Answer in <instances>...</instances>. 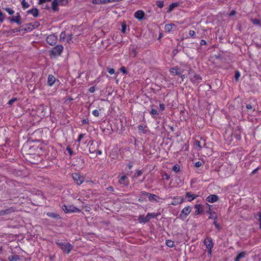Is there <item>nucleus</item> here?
<instances>
[{
  "label": "nucleus",
  "mask_w": 261,
  "mask_h": 261,
  "mask_svg": "<svg viewBox=\"0 0 261 261\" xmlns=\"http://www.w3.org/2000/svg\"><path fill=\"white\" fill-rule=\"evenodd\" d=\"M177 4L176 3H172L169 6V11H171L174 8L176 7Z\"/></svg>",
  "instance_id": "obj_50"
},
{
  "label": "nucleus",
  "mask_w": 261,
  "mask_h": 261,
  "mask_svg": "<svg viewBox=\"0 0 261 261\" xmlns=\"http://www.w3.org/2000/svg\"><path fill=\"white\" fill-rule=\"evenodd\" d=\"M202 80V77L199 74H194L193 77L191 78V81L193 83H199Z\"/></svg>",
  "instance_id": "obj_16"
},
{
  "label": "nucleus",
  "mask_w": 261,
  "mask_h": 261,
  "mask_svg": "<svg viewBox=\"0 0 261 261\" xmlns=\"http://www.w3.org/2000/svg\"><path fill=\"white\" fill-rule=\"evenodd\" d=\"M191 211V207L189 206L185 207L182 209L180 214V218L182 219H185Z\"/></svg>",
  "instance_id": "obj_7"
},
{
  "label": "nucleus",
  "mask_w": 261,
  "mask_h": 261,
  "mask_svg": "<svg viewBox=\"0 0 261 261\" xmlns=\"http://www.w3.org/2000/svg\"><path fill=\"white\" fill-rule=\"evenodd\" d=\"M201 165H202V163H201V162H200L199 161L196 162L195 164V166L197 168L200 167Z\"/></svg>",
  "instance_id": "obj_57"
},
{
  "label": "nucleus",
  "mask_w": 261,
  "mask_h": 261,
  "mask_svg": "<svg viewBox=\"0 0 261 261\" xmlns=\"http://www.w3.org/2000/svg\"><path fill=\"white\" fill-rule=\"evenodd\" d=\"M189 35L191 37H194L195 35V32L193 30H190L189 32Z\"/></svg>",
  "instance_id": "obj_55"
},
{
  "label": "nucleus",
  "mask_w": 261,
  "mask_h": 261,
  "mask_svg": "<svg viewBox=\"0 0 261 261\" xmlns=\"http://www.w3.org/2000/svg\"><path fill=\"white\" fill-rule=\"evenodd\" d=\"M195 208L196 209L195 212L196 215L200 214L203 211L200 204H196Z\"/></svg>",
  "instance_id": "obj_25"
},
{
  "label": "nucleus",
  "mask_w": 261,
  "mask_h": 261,
  "mask_svg": "<svg viewBox=\"0 0 261 261\" xmlns=\"http://www.w3.org/2000/svg\"><path fill=\"white\" fill-rule=\"evenodd\" d=\"M107 70L110 74H113L115 73V70L113 68L107 67Z\"/></svg>",
  "instance_id": "obj_48"
},
{
  "label": "nucleus",
  "mask_w": 261,
  "mask_h": 261,
  "mask_svg": "<svg viewBox=\"0 0 261 261\" xmlns=\"http://www.w3.org/2000/svg\"><path fill=\"white\" fill-rule=\"evenodd\" d=\"M185 197L186 198H187L188 201L191 202L193 200L195 199L197 197V196L194 194H192L190 192H187L186 193Z\"/></svg>",
  "instance_id": "obj_18"
},
{
  "label": "nucleus",
  "mask_w": 261,
  "mask_h": 261,
  "mask_svg": "<svg viewBox=\"0 0 261 261\" xmlns=\"http://www.w3.org/2000/svg\"><path fill=\"white\" fill-rule=\"evenodd\" d=\"M84 135H85V134H80L79 136L78 139L77 140V141L78 142H80L81 141V139L83 138Z\"/></svg>",
  "instance_id": "obj_56"
},
{
  "label": "nucleus",
  "mask_w": 261,
  "mask_h": 261,
  "mask_svg": "<svg viewBox=\"0 0 261 261\" xmlns=\"http://www.w3.org/2000/svg\"><path fill=\"white\" fill-rule=\"evenodd\" d=\"M146 127H147V126L146 125H140L138 126V129L140 132H141L143 133H145L146 132V130L145 129V128Z\"/></svg>",
  "instance_id": "obj_34"
},
{
  "label": "nucleus",
  "mask_w": 261,
  "mask_h": 261,
  "mask_svg": "<svg viewBox=\"0 0 261 261\" xmlns=\"http://www.w3.org/2000/svg\"><path fill=\"white\" fill-rule=\"evenodd\" d=\"M256 216L258 217V221L259 222V228L261 230V212H258Z\"/></svg>",
  "instance_id": "obj_45"
},
{
  "label": "nucleus",
  "mask_w": 261,
  "mask_h": 261,
  "mask_svg": "<svg viewBox=\"0 0 261 261\" xmlns=\"http://www.w3.org/2000/svg\"><path fill=\"white\" fill-rule=\"evenodd\" d=\"M56 81V78L52 74H49L47 79V84L49 86H52Z\"/></svg>",
  "instance_id": "obj_17"
},
{
  "label": "nucleus",
  "mask_w": 261,
  "mask_h": 261,
  "mask_svg": "<svg viewBox=\"0 0 261 261\" xmlns=\"http://www.w3.org/2000/svg\"><path fill=\"white\" fill-rule=\"evenodd\" d=\"M63 50V46L62 45H57L55 46L51 51V54L54 56H60Z\"/></svg>",
  "instance_id": "obj_6"
},
{
  "label": "nucleus",
  "mask_w": 261,
  "mask_h": 261,
  "mask_svg": "<svg viewBox=\"0 0 261 261\" xmlns=\"http://www.w3.org/2000/svg\"><path fill=\"white\" fill-rule=\"evenodd\" d=\"M72 178L74 180V181L78 185H80L82 184L85 180V178L83 176H81L78 173H72Z\"/></svg>",
  "instance_id": "obj_4"
},
{
  "label": "nucleus",
  "mask_w": 261,
  "mask_h": 261,
  "mask_svg": "<svg viewBox=\"0 0 261 261\" xmlns=\"http://www.w3.org/2000/svg\"><path fill=\"white\" fill-rule=\"evenodd\" d=\"M131 53H132V54H133L134 57H136L137 55V51H136V48L135 47H133V48H132L131 49Z\"/></svg>",
  "instance_id": "obj_52"
},
{
  "label": "nucleus",
  "mask_w": 261,
  "mask_h": 261,
  "mask_svg": "<svg viewBox=\"0 0 261 261\" xmlns=\"http://www.w3.org/2000/svg\"><path fill=\"white\" fill-rule=\"evenodd\" d=\"M160 109L163 111L165 110V105L163 103H160L159 105Z\"/></svg>",
  "instance_id": "obj_58"
},
{
  "label": "nucleus",
  "mask_w": 261,
  "mask_h": 261,
  "mask_svg": "<svg viewBox=\"0 0 261 261\" xmlns=\"http://www.w3.org/2000/svg\"><path fill=\"white\" fill-rule=\"evenodd\" d=\"M57 41V37L54 35L51 34L48 35L46 38V42L50 45H55Z\"/></svg>",
  "instance_id": "obj_8"
},
{
  "label": "nucleus",
  "mask_w": 261,
  "mask_h": 261,
  "mask_svg": "<svg viewBox=\"0 0 261 261\" xmlns=\"http://www.w3.org/2000/svg\"><path fill=\"white\" fill-rule=\"evenodd\" d=\"M166 244L168 247L170 248L173 247L174 246V242L170 240H167L166 242Z\"/></svg>",
  "instance_id": "obj_31"
},
{
  "label": "nucleus",
  "mask_w": 261,
  "mask_h": 261,
  "mask_svg": "<svg viewBox=\"0 0 261 261\" xmlns=\"http://www.w3.org/2000/svg\"><path fill=\"white\" fill-rule=\"evenodd\" d=\"M60 5L57 0H54L52 2V9L54 11L56 12L58 11L59 8L58 6Z\"/></svg>",
  "instance_id": "obj_23"
},
{
  "label": "nucleus",
  "mask_w": 261,
  "mask_h": 261,
  "mask_svg": "<svg viewBox=\"0 0 261 261\" xmlns=\"http://www.w3.org/2000/svg\"><path fill=\"white\" fill-rule=\"evenodd\" d=\"M196 145L199 148V149H201L203 147L205 146V143L204 142L203 145L201 144V142L199 141L196 140L195 141Z\"/></svg>",
  "instance_id": "obj_35"
},
{
  "label": "nucleus",
  "mask_w": 261,
  "mask_h": 261,
  "mask_svg": "<svg viewBox=\"0 0 261 261\" xmlns=\"http://www.w3.org/2000/svg\"><path fill=\"white\" fill-rule=\"evenodd\" d=\"M240 72L238 70L236 71L235 75H234L236 80L238 81L239 78L240 77Z\"/></svg>",
  "instance_id": "obj_49"
},
{
  "label": "nucleus",
  "mask_w": 261,
  "mask_h": 261,
  "mask_svg": "<svg viewBox=\"0 0 261 261\" xmlns=\"http://www.w3.org/2000/svg\"><path fill=\"white\" fill-rule=\"evenodd\" d=\"M259 168H260L259 167H257L256 169H255L254 170H253L252 171V172H251V174L252 175L255 174L257 172V171L259 169Z\"/></svg>",
  "instance_id": "obj_59"
},
{
  "label": "nucleus",
  "mask_w": 261,
  "mask_h": 261,
  "mask_svg": "<svg viewBox=\"0 0 261 261\" xmlns=\"http://www.w3.org/2000/svg\"><path fill=\"white\" fill-rule=\"evenodd\" d=\"M47 216L49 217L55 219H58L60 218V215L56 213L48 212L46 214Z\"/></svg>",
  "instance_id": "obj_24"
},
{
  "label": "nucleus",
  "mask_w": 261,
  "mask_h": 261,
  "mask_svg": "<svg viewBox=\"0 0 261 261\" xmlns=\"http://www.w3.org/2000/svg\"><path fill=\"white\" fill-rule=\"evenodd\" d=\"M204 244L208 249V253L211 255L212 254V249L214 246L212 239L211 238L207 237L204 239Z\"/></svg>",
  "instance_id": "obj_5"
},
{
  "label": "nucleus",
  "mask_w": 261,
  "mask_h": 261,
  "mask_svg": "<svg viewBox=\"0 0 261 261\" xmlns=\"http://www.w3.org/2000/svg\"><path fill=\"white\" fill-rule=\"evenodd\" d=\"M169 71L172 74L174 75H179L182 72V71L178 67L171 68L169 70Z\"/></svg>",
  "instance_id": "obj_13"
},
{
  "label": "nucleus",
  "mask_w": 261,
  "mask_h": 261,
  "mask_svg": "<svg viewBox=\"0 0 261 261\" xmlns=\"http://www.w3.org/2000/svg\"><path fill=\"white\" fill-rule=\"evenodd\" d=\"M17 98L15 97V98H13L12 99H10L8 102V104L9 105H12L15 101H17Z\"/></svg>",
  "instance_id": "obj_46"
},
{
  "label": "nucleus",
  "mask_w": 261,
  "mask_h": 261,
  "mask_svg": "<svg viewBox=\"0 0 261 261\" xmlns=\"http://www.w3.org/2000/svg\"><path fill=\"white\" fill-rule=\"evenodd\" d=\"M208 206H209V210L207 211V212L210 214V216H209L208 218L211 219H214V221L217 220V216L216 214L215 213V212H211V209H210L211 206L210 205H208Z\"/></svg>",
  "instance_id": "obj_22"
},
{
  "label": "nucleus",
  "mask_w": 261,
  "mask_h": 261,
  "mask_svg": "<svg viewBox=\"0 0 261 261\" xmlns=\"http://www.w3.org/2000/svg\"><path fill=\"white\" fill-rule=\"evenodd\" d=\"M133 163L129 162L127 164V167L129 169H131L133 167Z\"/></svg>",
  "instance_id": "obj_60"
},
{
  "label": "nucleus",
  "mask_w": 261,
  "mask_h": 261,
  "mask_svg": "<svg viewBox=\"0 0 261 261\" xmlns=\"http://www.w3.org/2000/svg\"><path fill=\"white\" fill-rule=\"evenodd\" d=\"M62 209L65 213H80L81 212V210L72 205H66L64 204L62 206Z\"/></svg>",
  "instance_id": "obj_2"
},
{
  "label": "nucleus",
  "mask_w": 261,
  "mask_h": 261,
  "mask_svg": "<svg viewBox=\"0 0 261 261\" xmlns=\"http://www.w3.org/2000/svg\"><path fill=\"white\" fill-rule=\"evenodd\" d=\"M246 254V253L245 251L241 252L235 258L234 261H240L241 258L245 257Z\"/></svg>",
  "instance_id": "obj_26"
},
{
  "label": "nucleus",
  "mask_w": 261,
  "mask_h": 261,
  "mask_svg": "<svg viewBox=\"0 0 261 261\" xmlns=\"http://www.w3.org/2000/svg\"><path fill=\"white\" fill-rule=\"evenodd\" d=\"M16 211V208L13 207L7 208L6 210H2L0 211V216H3L5 215H9L11 213L15 212Z\"/></svg>",
  "instance_id": "obj_9"
},
{
  "label": "nucleus",
  "mask_w": 261,
  "mask_h": 261,
  "mask_svg": "<svg viewBox=\"0 0 261 261\" xmlns=\"http://www.w3.org/2000/svg\"><path fill=\"white\" fill-rule=\"evenodd\" d=\"M251 21L252 22L253 24L255 25H259L260 24V20L257 18H251L250 19Z\"/></svg>",
  "instance_id": "obj_32"
},
{
  "label": "nucleus",
  "mask_w": 261,
  "mask_h": 261,
  "mask_svg": "<svg viewBox=\"0 0 261 261\" xmlns=\"http://www.w3.org/2000/svg\"><path fill=\"white\" fill-rule=\"evenodd\" d=\"M26 26H27V28H25L24 29V30L27 32H30L32 30H33L35 28L32 25L31 23L26 24Z\"/></svg>",
  "instance_id": "obj_33"
},
{
  "label": "nucleus",
  "mask_w": 261,
  "mask_h": 261,
  "mask_svg": "<svg viewBox=\"0 0 261 261\" xmlns=\"http://www.w3.org/2000/svg\"><path fill=\"white\" fill-rule=\"evenodd\" d=\"M20 31V29H11V30H9L8 33H9L10 34L17 33L19 32Z\"/></svg>",
  "instance_id": "obj_42"
},
{
  "label": "nucleus",
  "mask_w": 261,
  "mask_h": 261,
  "mask_svg": "<svg viewBox=\"0 0 261 261\" xmlns=\"http://www.w3.org/2000/svg\"><path fill=\"white\" fill-rule=\"evenodd\" d=\"M206 44V42L204 40H201L200 41V45H205Z\"/></svg>",
  "instance_id": "obj_64"
},
{
  "label": "nucleus",
  "mask_w": 261,
  "mask_h": 261,
  "mask_svg": "<svg viewBox=\"0 0 261 261\" xmlns=\"http://www.w3.org/2000/svg\"><path fill=\"white\" fill-rule=\"evenodd\" d=\"M145 15L144 12L142 10H138L134 14V16L138 20H142Z\"/></svg>",
  "instance_id": "obj_15"
},
{
  "label": "nucleus",
  "mask_w": 261,
  "mask_h": 261,
  "mask_svg": "<svg viewBox=\"0 0 261 261\" xmlns=\"http://www.w3.org/2000/svg\"><path fill=\"white\" fill-rule=\"evenodd\" d=\"M142 173H143V172H142V170H139V171H138L136 173V174H135V176H136V177H139V176H141V175L142 174Z\"/></svg>",
  "instance_id": "obj_54"
},
{
  "label": "nucleus",
  "mask_w": 261,
  "mask_h": 261,
  "mask_svg": "<svg viewBox=\"0 0 261 261\" xmlns=\"http://www.w3.org/2000/svg\"><path fill=\"white\" fill-rule=\"evenodd\" d=\"M57 1L62 6L66 5L68 3L67 0H57Z\"/></svg>",
  "instance_id": "obj_43"
},
{
  "label": "nucleus",
  "mask_w": 261,
  "mask_h": 261,
  "mask_svg": "<svg viewBox=\"0 0 261 261\" xmlns=\"http://www.w3.org/2000/svg\"><path fill=\"white\" fill-rule=\"evenodd\" d=\"M4 18H5L4 15L3 13L0 10V21L1 22H3Z\"/></svg>",
  "instance_id": "obj_53"
},
{
  "label": "nucleus",
  "mask_w": 261,
  "mask_h": 261,
  "mask_svg": "<svg viewBox=\"0 0 261 261\" xmlns=\"http://www.w3.org/2000/svg\"><path fill=\"white\" fill-rule=\"evenodd\" d=\"M17 15L16 16L12 17V18H11L10 19V21L11 22H15L17 23L18 24H20L21 23V22L20 21V14H19V13H17Z\"/></svg>",
  "instance_id": "obj_19"
},
{
  "label": "nucleus",
  "mask_w": 261,
  "mask_h": 261,
  "mask_svg": "<svg viewBox=\"0 0 261 261\" xmlns=\"http://www.w3.org/2000/svg\"><path fill=\"white\" fill-rule=\"evenodd\" d=\"M158 214L155 213H148L145 217L140 215L138 218V220L140 223H145L150 221L152 218L156 217Z\"/></svg>",
  "instance_id": "obj_3"
},
{
  "label": "nucleus",
  "mask_w": 261,
  "mask_h": 261,
  "mask_svg": "<svg viewBox=\"0 0 261 261\" xmlns=\"http://www.w3.org/2000/svg\"><path fill=\"white\" fill-rule=\"evenodd\" d=\"M107 190L109 192H113L114 191L113 188L111 186L107 188Z\"/></svg>",
  "instance_id": "obj_63"
},
{
  "label": "nucleus",
  "mask_w": 261,
  "mask_h": 261,
  "mask_svg": "<svg viewBox=\"0 0 261 261\" xmlns=\"http://www.w3.org/2000/svg\"><path fill=\"white\" fill-rule=\"evenodd\" d=\"M4 10L7 11L9 15H13L14 13V11L10 8H5Z\"/></svg>",
  "instance_id": "obj_37"
},
{
  "label": "nucleus",
  "mask_w": 261,
  "mask_h": 261,
  "mask_svg": "<svg viewBox=\"0 0 261 261\" xmlns=\"http://www.w3.org/2000/svg\"><path fill=\"white\" fill-rule=\"evenodd\" d=\"M158 6L159 8H162L164 6V3L162 2H159L158 4Z\"/></svg>",
  "instance_id": "obj_62"
},
{
  "label": "nucleus",
  "mask_w": 261,
  "mask_h": 261,
  "mask_svg": "<svg viewBox=\"0 0 261 261\" xmlns=\"http://www.w3.org/2000/svg\"><path fill=\"white\" fill-rule=\"evenodd\" d=\"M56 243L64 252L67 254H68L73 248V246L68 242L64 243L60 240H57Z\"/></svg>",
  "instance_id": "obj_1"
},
{
  "label": "nucleus",
  "mask_w": 261,
  "mask_h": 261,
  "mask_svg": "<svg viewBox=\"0 0 261 261\" xmlns=\"http://www.w3.org/2000/svg\"><path fill=\"white\" fill-rule=\"evenodd\" d=\"M92 114L95 117H98L99 115V112L97 110H94L92 111Z\"/></svg>",
  "instance_id": "obj_47"
},
{
  "label": "nucleus",
  "mask_w": 261,
  "mask_h": 261,
  "mask_svg": "<svg viewBox=\"0 0 261 261\" xmlns=\"http://www.w3.org/2000/svg\"><path fill=\"white\" fill-rule=\"evenodd\" d=\"M8 259L9 261H18L19 260L20 258L18 255H13L9 256Z\"/></svg>",
  "instance_id": "obj_28"
},
{
  "label": "nucleus",
  "mask_w": 261,
  "mask_h": 261,
  "mask_svg": "<svg viewBox=\"0 0 261 261\" xmlns=\"http://www.w3.org/2000/svg\"><path fill=\"white\" fill-rule=\"evenodd\" d=\"M119 183L124 186H127L129 184V181L127 180V177L125 175H123L119 178Z\"/></svg>",
  "instance_id": "obj_12"
},
{
  "label": "nucleus",
  "mask_w": 261,
  "mask_h": 261,
  "mask_svg": "<svg viewBox=\"0 0 261 261\" xmlns=\"http://www.w3.org/2000/svg\"><path fill=\"white\" fill-rule=\"evenodd\" d=\"M21 4L23 9H27L30 7L29 4L25 0H21Z\"/></svg>",
  "instance_id": "obj_29"
},
{
  "label": "nucleus",
  "mask_w": 261,
  "mask_h": 261,
  "mask_svg": "<svg viewBox=\"0 0 261 261\" xmlns=\"http://www.w3.org/2000/svg\"><path fill=\"white\" fill-rule=\"evenodd\" d=\"M185 201L184 198L180 197H174L173 201L171 203L172 205H176L182 203Z\"/></svg>",
  "instance_id": "obj_14"
},
{
  "label": "nucleus",
  "mask_w": 261,
  "mask_h": 261,
  "mask_svg": "<svg viewBox=\"0 0 261 261\" xmlns=\"http://www.w3.org/2000/svg\"><path fill=\"white\" fill-rule=\"evenodd\" d=\"M219 200V197L216 195H210L208 196L206 198V200L210 203H213Z\"/></svg>",
  "instance_id": "obj_11"
},
{
  "label": "nucleus",
  "mask_w": 261,
  "mask_h": 261,
  "mask_svg": "<svg viewBox=\"0 0 261 261\" xmlns=\"http://www.w3.org/2000/svg\"><path fill=\"white\" fill-rule=\"evenodd\" d=\"M150 114L153 118H155V115L158 114V113L156 110L152 109L150 112Z\"/></svg>",
  "instance_id": "obj_38"
},
{
  "label": "nucleus",
  "mask_w": 261,
  "mask_h": 261,
  "mask_svg": "<svg viewBox=\"0 0 261 261\" xmlns=\"http://www.w3.org/2000/svg\"><path fill=\"white\" fill-rule=\"evenodd\" d=\"M120 70L124 74H126L127 73V71H126L125 67L124 66H122L120 68Z\"/></svg>",
  "instance_id": "obj_51"
},
{
  "label": "nucleus",
  "mask_w": 261,
  "mask_h": 261,
  "mask_svg": "<svg viewBox=\"0 0 261 261\" xmlns=\"http://www.w3.org/2000/svg\"><path fill=\"white\" fill-rule=\"evenodd\" d=\"M175 25L174 24H166L165 26V31L166 32H170L172 28L173 27H174Z\"/></svg>",
  "instance_id": "obj_27"
},
{
  "label": "nucleus",
  "mask_w": 261,
  "mask_h": 261,
  "mask_svg": "<svg viewBox=\"0 0 261 261\" xmlns=\"http://www.w3.org/2000/svg\"><path fill=\"white\" fill-rule=\"evenodd\" d=\"M60 40L61 41L66 40V35L65 32H62L60 35Z\"/></svg>",
  "instance_id": "obj_30"
},
{
  "label": "nucleus",
  "mask_w": 261,
  "mask_h": 261,
  "mask_svg": "<svg viewBox=\"0 0 261 261\" xmlns=\"http://www.w3.org/2000/svg\"><path fill=\"white\" fill-rule=\"evenodd\" d=\"M66 150L68 151L70 156H72L74 154L71 148L69 146L66 147Z\"/></svg>",
  "instance_id": "obj_44"
},
{
  "label": "nucleus",
  "mask_w": 261,
  "mask_h": 261,
  "mask_svg": "<svg viewBox=\"0 0 261 261\" xmlns=\"http://www.w3.org/2000/svg\"><path fill=\"white\" fill-rule=\"evenodd\" d=\"M47 107L43 105H40L38 107V112H40V116L44 117L46 115V110H47Z\"/></svg>",
  "instance_id": "obj_10"
},
{
  "label": "nucleus",
  "mask_w": 261,
  "mask_h": 261,
  "mask_svg": "<svg viewBox=\"0 0 261 261\" xmlns=\"http://www.w3.org/2000/svg\"><path fill=\"white\" fill-rule=\"evenodd\" d=\"M173 170L176 172H178L180 170V166L178 164H175L173 167Z\"/></svg>",
  "instance_id": "obj_40"
},
{
  "label": "nucleus",
  "mask_w": 261,
  "mask_h": 261,
  "mask_svg": "<svg viewBox=\"0 0 261 261\" xmlns=\"http://www.w3.org/2000/svg\"><path fill=\"white\" fill-rule=\"evenodd\" d=\"M72 39V34H69L67 36L66 35V42L70 44Z\"/></svg>",
  "instance_id": "obj_36"
},
{
  "label": "nucleus",
  "mask_w": 261,
  "mask_h": 261,
  "mask_svg": "<svg viewBox=\"0 0 261 261\" xmlns=\"http://www.w3.org/2000/svg\"><path fill=\"white\" fill-rule=\"evenodd\" d=\"M214 225L215 226L216 229H217L218 230H220L221 229V227L219 224L217 222V220H214L213 222Z\"/></svg>",
  "instance_id": "obj_41"
},
{
  "label": "nucleus",
  "mask_w": 261,
  "mask_h": 261,
  "mask_svg": "<svg viewBox=\"0 0 261 261\" xmlns=\"http://www.w3.org/2000/svg\"><path fill=\"white\" fill-rule=\"evenodd\" d=\"M29 14H32L34 17L38 16V10L37 8H33L27 11Z\"/></svg>",
  "instance_id": "obj_21"
},
{
  "label": "nucleus",
  "mask_w": 261,
  "mask_h": 261,
  "mask_svg": "<svg viewBox=\"0 0 261 261\" xmlns=\"http://www.w3.org/2000/svg\"><path fill=\"white\" fill-rule=\"evenodd\" d=\"M89 91L91 93H94L95 91V88L94 87H90L89 89Z\"/></svg>",
  "instance_id": "obj_61"
},
{
  "label": "nucleus",
  "mask_w": 261,
  "mask_h": 261,
  "mask_svg": "<svg viewBox=\"0 0 261 261\" xmlns=\"http://www.w3.org/2000/svg\"><path fill=\"white\" fill-rule=\"evenodd\" d=\"M121 27H122V29H121L122 33H125L126 30V28H127V25H126V23L125 22H123L121 24Z\"/></svg>",
  "instance_id": "obj_39"
},
{
  "label": "nucleus",
  "mask_w": 261,
  "mask_h": 261,
  "mask_svg": "<svg viewBox=\"0 0 261 261\" xmlns=\"http://www.w3.org/2000/svg\"><path fill=\"white\" fill-rule=\"evenodd\" d=\"M148 199L150 201L158 202L160 197L155 194L150 193L148 196Z\"/></svg>",
  "instance_id": "obj_20"
}]
</instances>
